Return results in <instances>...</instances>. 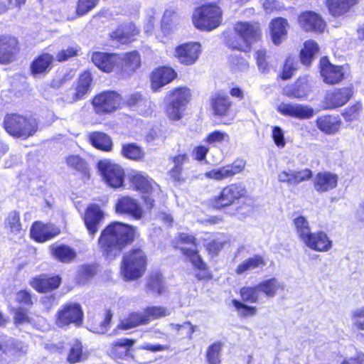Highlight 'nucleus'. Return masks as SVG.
I'll return each instance as SVG.
<instances>
[{
    "label": "nucleus",
    "mask_w": 364,
    "mask_h": 364,
    "mask_svg": "<svg viewBox=\"0 0 364 364\" xmlns=\"http://www.w3.org/2000/svg\"><path fill=\"white\" fill-rule=\"evenodd\" d=\"M289 23L287 20L283 18H276L270 23L272 40L274 45H279L284 41L287 36Z\"/></svg>",
    "instance_id": "nucleus-30"
},
{
    "label": "nucleus",
    "mask_w": 364,
    "mask_h": 364,
    "mask_svg": "<svg viewBox=\"0 0 364 364\" xmlns=\"http://www.w3.org/2000/svg\"><path fill=\"white\" fill-rule=\"evenodd\" d=\"M314 114V109L306 105L297 104L296 106L294 118L299 119H311Z\"/></svg>",
    "instance_id": "nucleus-56"
},
{
    "label": "nucleus",
    "mask_w": 364,
    "mask_h": 364,
    "mask_svg": "<svg viewBox=\"0 0 364 364\" xmlns=\"http://www.w3.org/2000/svg\"><path fill=\"white\" fill-rule=\"evenodd\" d=\"M147 258L144 252L132 249L126 252L122 258L121 273L127 281L135 280L142 277L146 269Z\"/></svg>",
    "instance_id": "nucleus-2"
},
{
    "label": "nucleus",
    "mask_w": 364,
    "mask_h": 364,
    "mask_svg": "<svg viewBox=\"0 0 364 364\" xmlns=\"http://www.w3.org/2000/svg\"><path fill=\"white\" fill-rule=\"evenodd\" d=\"M311 176L312 171L309 168L299 171L289 169L279 171L277 179L280 183H284L288 186H294L303 181H308Z\"/></svg>",
    "instance_id": "nucleus-19"
},
{
    "label": "nucleus",
    "mask_w": 364,
    "mask_h": 364,
    "mask_svg": "<svg viewBox=\"0 0 364 364\" xmlns=\"http://www.w3.org/2000/svg\"><path fill=\"white\" fill-rule=\"evenodd\" d=\"M172 330L176 331L178 335H183L189 339H192V336L196 331V326L190 321H186L182 324L170 323Z\"/></svg>",
    "instance_id": "nucleus-49"
},
{
    "label": "nucleus",
    "mask_w": 364,
    "mask_h": 364,
    "mask_svg": "<svg viewBox=\"0 0 364 364\" xmlns=\"http://www.w3.org/2000/svg\"><path fill=\"white\" fill-rule=\"evenodd\" d=\"M310 91V87L305 80L301 78L296 83L287 85L284 88V93L291 98H304Z\"/></svg>",
    "instance_id": "nucleus-34"
},
{
    "label": "nucleus",
    "mask_w": 364,
    "mask_h": 364,
    "mask_svg": "<svg viewBox=\"0 0 364 364\" xmlns=\"http://www.w3.org/2000/svg\"><path fill=\"white\" fill-rule=\"evenodd\" d=\"M201 53V46L197 42H189L177 46L175 49V57L184 65L194 64Z\"/></svg>",
    "instance_id": "nucleus-13"
},
{
    "label": "nucleus",
    "mask_w": 364,
    "mask_h": 364,
    "mask_svg": "<svg viewBox=\"0 0 364 364\" xmlns=\"http://www.w3.org/2000/svg\"><path fill=\"white\" fill-rule=\"evenodd\" d=\"M60 232L59 229L53 224L45 225L41 222H36L31 227V236L37 242H43Z\"/></svg>",
    "instance_id": "nucleus-23"
},
{
    "label": "nucleus",
    "mask_w": 364,
    "mask_h": 364,
    "mask_svg": "<svg viewBox=\"0 0 364 364\" xmlns=\"http://www.w3.org/2000/svg\"><path fill=\"white\" fill-rule=\"evenodd\" d=\"M302 242L309 249L319 252H328L332 248V241L322 230L311 232Z\"/></svg>",
    "instance_id": "nucleus-16"
},
{
    "label": "nucleus",
    "mask_w": 364,
    "mask_h": 364,
    "mask_svg": "<svg viewBox=\"0 0 364 364\" xmlns=\"http://www.w3.org/2000/svg\"><path fill=\"white\" fill-rule=\"evenodd\" d=\"M122 97L114 91L102 92L92 100V105L96 113L108 114L120 108Z\"/></svg>",
    "instance_id": "nucleus-9"
},
{
    "label": "nucleus",
    "mask_w": 364,
    "mask_h": 364,
    "mask_svg": "<svg viewBox=\"0 0 364 364\" xmlns=\"http://www.w3.org/2000/svg\"><path fill=\"white\" fill-rule=\"evenodd\" d=\"M320 65L321 74L325 82L333 85L339 82L343 78V67L332 65L326 58L321 59Z\"/></svg>",
    "instance_id": "nucleus-20"
},
{
    "label": "nucleus",
    "mask_w": 364,
    "mask_h": 364,
    "mask_svg": "<svg viewBox=\"0 0 364 364\" xmlns=\"http://www.w3.org/2000/svg\"><path fill=\"white\" fill-rule=\"evenodd\" d=\"M134 344V341L128 338H120L115 341L110 350V354L114 357L122 358L128 353V349L126 347H131Z\"/></svg>",
    "instance_id": "nucleus-45"
},
{
    "label": "nucleus",
    "mask_w": 364,
    "mask_h": 364,
    "mask_svg": "<svg viewBox=\"0 0 364 364\" xmlns=\"http://www.w3.org/2000/svg\"><path fill=\"white\" fill-rule=\"evenodd\" d=\"M88 353L82 350V343L76 340L72 344L68 355V361L70 363H76L87 359Z\"/></svg>",
    "instance_id": "nucleus-41"
},
{
    "label": "nucleus",
    "mask_w": 364,
    "mask_h": 364,
    "mask_svg": "<svg viewBox=\"0 0 364 364\" xmlns=\"http://www.w3.org/2000/svg\"><path fill=\"white\" fill-rule=\"evenodd\" d=\"M171 311L163 306L147 307L144 311L145 318L148 319V323L151 320L168 316Z\"/></svg>",
    "instance_id": "nucleus-48"
},
{
    "label": "nucleus",
    "mask_w": 364,
    "mask_h": 364,
    "mask_svg": "<svg viewBox=\"0 0 364 364\" xmlns=\"http://www.w3.org/2000/svg\"><path fill=\"white\" fill-rule=\"evenodd\" d=\"M294 58L289 57L286 60L282 75V79L287 80L293 75L294 71L296 69L294 66Z\"/></svg>",
    "instance_id": "nucleus-61"
},
{
    "label": "nucleus",
    "mask_w": 364,
    "mask_h": 364,
    "mask_svg": "<svg viewBox=\"0 0 364 364\" xmlns=\"http://www.w3.org/2000/svg\"><path fill=\"white\" fill-rule=\"evenodd\" d=\"M16 299L20 304H23L26 306H31L33 304L31 294L27 290L19 291L16 294Z\"/></svg>",
    "instance_id": "nucleus-63"
},
{
    "label": "nucleus",
    "mask_w": 364,
    "mask_h": 364,
    "mask_svg": "<svg viewBox=\"0 0 364 364\" xmlns=\"http://www.w3.org/2000/svg\"><path fill=\"white\" fill-rule=\"evenodd\" d=\"M294 225L299 238L301 242L304 241L311 232L308 220L303 216H299L294 219Z\"/></svg>",
    "instance_id": "nucleus-46"
},
{
    "label": "nucleus",
    "mask_w": 364,
    "mask_h": 364,
    "mask_svg": "<svg viewBox=\"0 0 364 364\" xmlns=\"http://www.w3.org/2000/svg\"><path fill=\"white\" fill-rule=\"evenodd\" d=\"M54 60V57L47 53H43L36 58L31 65L32 74H42L48 72Z\"/></svg>",
    "instance_id": "nucleus-35"
},
{
    "label": "nucleus",
    "mask_w": 364,
    "mask_h": 364,
    "mask_svg": "<svg viewBox=\"0 0 364 364\" xmlns=\"http://www.w3.org/2000/svg\"><path fill=\"white\" fill-rule=\"evenodd\" d=\"M116 211L118 213L129 215L136 220L141 219L143 216V210L140 205L135 199L128 196L118 200Z\"/></svg>",
    "instance_id": "nucleus-24"
},
{
    "label": "nucleus",
    "mask_w": 364,
    "mask_h": 364,
    "mask_svg": "<svg viewBox=\"0 0 364 364\" xmlns=\"http://www.w3.org/2000/svg\"><path fill=\"white\" fill-rule=\"evenodd\" d=\"M146 323H148V319L145 318L144 312L142 314L134 312L130 314L127 318L123 319L120 325L118 326V328L128 330L137 326Z\"/></svg>",
    "instance_id": "nucleus-40"
},
{
    "label": "nucleus",
    "mask_w": 364,
    "mask_h": 364,
    "mask_svg": "<svg viewBox=\"0 0 364 364\" xmlns=\"http://www.w3.org/2000/svg\"><path fill=\"white\" fill-rule=\"evenodd\" d=\"M232 105L230 97L223 92H215L211 98V107L216 115H227Z\"/></svg>",
    "instance_id": "nucleus-31"
},
{
    "label": "nucleus",
    "mask_w": 364,
    "mask_h": 364,
    "mask_svg": "<svg viewBox=\"0 0 364 364\" xmlns=\"http://www.w3.org/2000/svg\"><path fill=\"white\" fill-rule=\"evenodd\" d=\"M247 193L241 183H232L223 188L218 196H215L211 203L218 209L232 205L236 200L243 197Z\"/></svg>",
    "instance_id": "nucleus-10"
},
{
    "label": "nucleus",
    "mask_w": 364,
    "mask_h": 364,
    "mask_svg": "<svg viewBox=\"0 0 364 364\" xmlns=\"http://www.w3.org/2000/svg\"><path fill=\"white\" fill-rule=\"evenodd\" d=\"M146 288L152 293L162 294L164 285L161 274L156 272L151 274L147 279Z\"/></svg>",
    "instance_id": "nucleus-47"
},
{
    "label": "nucleus",
    "mask_w": 364,
    "mask_h": 364,
    "mask_svg": "<svg viewBox=\"0 0 364 364\" xmlns=\"http://www.w3.org/2000/svg\"><path fill=\"white\" fill-rule=\"evenodd\" d=\"M297 104L281 103L277 110L283 115L294 117Z\"/></svg>",
    "instance_id": "nucleus-62"
},
{
    "label": "nucleus",
    "mask_w": 364,
    "mask_h": 364,
    "mask_svg": "<svg viewBox=\"0 0 364 364\" xmlns=\"http://www.w3.org/2000/svg\"><path fill=\"white\" fill-rule=\"evenodd\" d=\"M341 125V119L335 116H321L316 119L318 129L326 134H336L338 132Z\"/></svg>",
    "instance_id": "nucleus-32"
},
{
    "label": "nucleus",
    "mask_w": 364,
    "mask_h": 364,
    "mask_svg": "<svg viewBox=\"0 0 364 364\" xmlns=\"http://www.w3.org/2000/svg\"><path fill=\"white\" fill-rule=\"evenodd\" d=\"M131 182L136 189L144 194V200L149 208L154 206V198L159 197L161 190L159 186L153 180L148 178L147 175L141 172L134 173L131 178Z\"/></svg>",
    "instance_id": "nucleus-6"
},
{
    "label": "nucleus",
    "mask_w": 364,
    "mask_h": 364,
    "mask_svg": "<svg viewBox=\"0 0 364 364\" xmlns=\"http://www.w3.org/2000/svg\"><path fill=\"white\" fill-rule=\"evenodd\" d=\"M179 242L183 246L180 247L183 254L189 259L193 267L199 270L196 274L198 279H203L208 277V267L198 255V250L194 236L181 233L179 235Z\"/></svg>",
    "instance_id": "nucleus-5"
},
{
    "label": "nucleus",
    "mask_w": 364,
    "mask_h": 364,
    "mask_svg": "<svg viewBox=\"0 0 364 364\" xmlns=\"http://www.w3.org/2000/svg\"><path fill=\"white\" fill-rule=\"evenodd\" d=\"M91 144L98 149L109 151L112 147L111 139L102 132H93L90 135Z\"/></svg>",
    "instance_id": "nucleus-43"
},
{
    "label": "nucleus",
    "mask_w": 364,
    "mask_h": 364,
    "mask_svg": "<svg viewBox=\"0 0 364 364\" xmlns=\"http://www.w3.org/2000/svg\"><path fill=\"white\" fill-rule=\"evenodd\" d=\"M222 344L216 342L210 346L207 350L206 358L209 364H218L220 362Z\"/></svg>",
    "instance_id": "nucleus-50"
},
{
    "label": "nucleus",
    "mask_w": 364,
    "mask_h": 364,
    "mask_svg": "<svg viewBox=\"0 0 364 364\" xmlns=\"http://www.w3.org/2000/svg\"><path fill=\"white\" fill-rule=\"evenodd\" d=\"M92 82L91 75L89 72L83 73L79 77L74 90H69L64 96V100L73 103L81 100L89 91Z\"/></svg>",
    "instance_id": "nucleus-17"
},
{
    "label": "nucleus",
    "mask_w": 364,
    "mask_h": 364,
    "mask_svg": "<svg viewBox=\"0 0 364 364\" xmlns=\"http://www.w3.org/2000/svg\"><path fill=\"white\" fill-rule=\"evenodd\" d=\"M105 219V213L96 204L89 205L85 213L83 220L85 225L92 237L98 232L100 224Z\"/></svg>",
    "instance_id": "nucleus-15"
},
{
    "label": "nucleus",
    "mask_w": 364,
    "mask_h": 364,
    "mask_svg": "<svg viewBox=\"0 0 364 364\" xmlns=\"http://www.w3.org/2000/svg\"><path fill=\"white\" fill-rule=\"evenodd\" d=\"M100 0H78L77 3L76 13L79 16H83L92 10Z\"/></svg>",
    "instance_id": "nucleus-55"
},
{
    "label": "nucleus",
    "mask_w": 364,
    "mask_h": 364,
    "mask_svg": "<svg viewBox=\"0 0 364 364\" xmlns=\"http://www.w3.org/2000/svg\"><path fill=\"white\" fill-rule=\"evenodd\" d=\"M6 131L16 137L27 138L37 130V122L33 117H26L17 114H8L4 121Z\"/></svg>",
    "instance_id": "nucleus-4"
},
{
    "label": "nucleus",
    "mask_w": 364,
    "mask_h": 364,
    "mask_svg": "<svg viewBox=\"0 0 364 364\" xmlns=\"http://www.w3.org/2000/svg\"><path fill=\"white\" fill-rule=\"evenodd\" d=\"M185 110L181 106L174 104L173 102L168 100L166 107V116L171 120H178L182 117L183 112Z\"/></svg>",
    "instance_id": "nucleus-54"
},
{
    "label": "nucleus",
    "mask_w": 364,
    "mask_h": 364,
    "mask_svg": "<svg viewBox=\"0 0 364 364\" xmlns=\"http://www.w3.org/2000/svg\"><path fill=\"white\" fill-rule=\"evenodd\" d=\"M51 250L55 258L62 262H70L76 257L74 250L66 245L53 246Z\"/></svg>",
    "instance_id": "nucleus-42"
},
{
    "label": "nucleus",
    "mask_w": 364,
    "mask_h": 364,
    "mask_svg": "<svg viewBox=\"0 0 364 364\" xmlns=\"http://www.w3.org/2000/svg\"><path fill=\"white\" fill-rule=\"evenodd\" d=\"M121 56L119 64L127 73L135 71L140 65L141 59L136 51L127 53Z\"/></svg>",
    "instance_id": "nucleus-39"
},
{
    "label": "nucleus",
    "mask_w": 364,
    "mask_h": 364,
    "mask_svg": "<svg viewBox=\"0 0 364 364\" xmlns=\"http://www.w3.org/2000/svg\"><path fill=\"white\" fill-rule=\"evenodd\" d=\"M138 31L136 27L130 24L128 26L118 28L111 34V38L117 40L118 42L125 44L134 40V37L137 35Z\"/></svg>",
    "instance_id": "nucleus-36"
},
{
    "label": "nucleus",
    "mask_w": 364,
    "mask_h": 364,
    "mask_svg": "<svg viewBox=\"0 0 364 364\" xmlns=\"http://www.w3.org/2000/svg\"><path fill=\"white\" fill-rule=\"evenodd\" d=\"M362 106L360 103H356L350 108H348L344 113L343 116L347 121H353L355 119L360 111L361 110Z\"/></svg>",
    "instance_id": "nucleus-64"
},
{
    "label": "nucleus",
    "mask_w": 364,
    "mask_h": 364,
    "mask_svg": "<svg viewBox=\"0 0 364 364\" xmlns=\"http://www.w3.org/2000/svg\"><path fill=\"white\" fill-rule=\"evenodd\" d=\"M205 141L210 144H222L223 142H228L230 136L226 132L215 131L208 134Z\"/></svg>",
    "instance_id": "nucleus-57"
},
{
    "label": "nucleus",
    "mask_w": 364,
    "mask_h": 364,
    "mask_svg": "<svg viewBox=\"0 0 364 364\" xmlns=\"http://www.w3.org/2000/svg\"><path fill=\"white\" fill-rule=\"evenodd\" d=\"M337 184L338 176L328 171L318 173L314 178V188L321 193L334 189Z\"/></svg>",
    "instance_id": "nucleus-25"
},
{
    "label": "nucleus",
    "mask_w": 364,
    "mask_h": 364,
    "mask_svg": "<svg viewBox=\"0 0 364 364\" xmlns=\"http://www.w3.org/2000/svg\"><path fill=\"white\" fill-rule=\"evenodd\" d=\"M60 282L61 279L58 276L48 277L46 275H41L32 278L29 284L38 292L43 293L57 289Z\"/></svg>",
    "instance_id": "nucleus-28"
},
{
    "label": "nucleus",
    "mask_w": 364,
    "mask_h": 364,
    "mask_svg": "<svg viewBox=\"0 0 364 364\" xmlns=\"http://www.w3.org/2000/svg\"><path fill=\"white\" fill-rule=\"evenodd\" d=\"M83 318V311L80 304L76 303L66 304L57 314L56 325L65 327L71 323L80 326Z\"/></svg>",
    "instance_id": "nucleus-11"
},
{
    "label": "nucleus",
    "mask_w": 364,
    "mask_h": 364,
    "mask_svg": "<svg viewBox=\"0 0 364 364\" xmlns=\"http://www.w3.org/2000/svg\"><path fill=\"white\" fill-rule=\"evenodd\" d=\"M284 286L276 278H271L261 282L259 284L252 288V302L261 301L263 294L267 298H273L279 290H283Z\"/></svg>",
    "instance_id": "nucleus-12"
},
{
    "label": "nucleus",
    "mask_w": 364,
    "mask_h": 364,
    "mask_svg": "<svg viewBox=\"0 0 364 364\" xmlns=\"http://www.w3.org/2000/svg\"><path fill=\"white\" fill-rule=\"evenodd\" d=\"M176 76V72L171 68L161 67L154 70L151 76L152 90L154 91L159 90L172 81Z\"/></svg>",
    "instance_id": "nucleus-27"
},
{
    "label": "nucleus",
    "mask_w": 364,
    "mask_h": 364,
    "mask_svg": "<svg viewBox=\"0 0 364 364\" xmlns=\"http://www.w3.org/2000/svg\"><path fill=\"white\" fill-rule=\"evenodd\" d=\"M6 228L13 233H18L21 229V225L19 220V215L16 211L9 213L6 222Z\"/></svg>",
    "instance_id": "nucleus-53"
},
{
    "label": "nucleus",
    "mask_w": 364,
    "mask_h": 364,
    "mask_svg": "<svg viewBox=\"0 0 364 364\" xmlns=\"http://www.w3.org/2000/svg\"><path fill=\"white\" fill-rule=\"evenodd\" d=\"M318 43L313 40H308L304 43V48L300 52V58L301 63L305 65H309L318 53Z\"/></svg>",
    "instance_id": "nucleus-38"
},
{
    "label": "nucleus",
    "mask_w": 364,
    "mask_h": 364,
    "mask_svg": "<svg viewBox=\"0 0 364 364\" xmlns=\"http://www.w3.org/2000/svg\"><path fill=\"white\" fill-rule=\"evenodd\" d=\"M235 38L225 36L227 39L226 45L235 50L245 53L250 50V24L248 22L239 21L234 25ZM226 35V33H224Z\"/></svg>",
    "instance_id": "nucleus-7"
},
{
    "label": "nucleus",
    "mask_w": 364,
    "mask_h": 364,
    "mask_svg": "<svg viewBox=\"0 0 364 364\" xmlns=\"http://www.w3.org/2000/svg\"><path fill=\"white\" fill-rule=\"evenodd\" d=\"M300 26L306 31L321 33L323 31L326 23L322 18L313 11H306L299 17Z\"/></svg>",
    "instance_id": "nucleus-21"
},
{
    "label": "nucleus",
    "mask_w": 364,
    "mask_h": 364,
    "mask_svg": "<svg viewBox=\"0 0 364 364\" xmlns=\"http://www.w3.org/2000/svg\"><path fill=\"white\" fill-rule=\"evenodd\" d=\"M65 161L68 166L76 171L85 172L87 170L86 162L78 155H70L66 158Z\"/></svg>",
    "instance_id": "nucleus-52"
},
{
    "label": "nucleus",
    "mask_w": 364,
    "mask_h": 364,
    "mask_svg": "<svg viewBox=\"0 0 364 364\" xmlns=\"http://www.w3.org/2000/svg\"><path fill=\"white\" fill-rule=\"evenodd\" d=\"M351 90L348 87L337 89L327 92L324 100V108L335 109L345 105L351 97Z\"/></svg>",
    "instance_id": "nucleus-22"
},
{
    "label": "nucleus",
    "mask_w": 364,
    "mask_h": 364,
    "mask_svg": "<svg viewBox=\"0 0 364 364\" xmlns=\"http://www.w3.org/2000/svg\"><path fill=\"white\" fill-rule=\"evenodd\" d=\"M176 16L175 12L173 10L167 9L164 11V14L161 20V30L165 35L171 33L173 29V21Z\"/></svg>",
    "instance_id": "nucleus-51"
},
{
    "label": "nucleus",
    "mask_w": 364,
    "mask_h": 364,
    "mask_svg": "<svg viewBox=\"0 0 364 364\" xmlns=\"http://www.w3.org/2000/svg\"><path fill=\"white\" fill-rule=\"evenodd\" d=\"M98 169L106 183L112 188L121 187L124 181V171L118 164L104 159L98 162Z\"/></svg>",
    "instance_id": "nucleus-8"
},
{
    "label": "nucleus",
    "mask_w": 364,
    "mask_h": 364,
    "mask_svg": "<svg viewBox=\"0 0 364 364\" xmlns=\"http://www.w3.org/2000/svg\"><path fill=\"white\" fill-rule=\"evenodd\" d=\"M11 356L21 355L27 350L26 346L22 342L9 338L6 341V337L0 336V350Z\"/></svg>",
    "instance_id": "nucleus-33"
},
{
    "label": "nucleus",
    "mask_w": 364,
    "mask_h": 364,
    "mask_svg": "<svg viewBox=\"0 0 364 364\" xmlns=\"http://www.w3.org/2000/svg\"><path fill=\"white\" fill-rule=\"evenodd\" d=\"M226 240L223 237H218L206 244V250L209 254L216 255L224 247Z\"/></svg>",
    "instance_id": "nucleus-60"
},
{
    "label": "nucleus",
    "mask_w": 364,
    "mask_h": 364,
    "mask_svg": "<svg viewBox=\"0 0 364 364\" xmlns=\"http://www.w3.org/2000/svg\"><path fill=\"white\" fill-rule=\"evenodd\" d=\"M350 320L357 329L364 330V307L353 310L350 313Z\"/></svg>",
    "instance_id": "nucleus-58"
},
{
    "label": "nucleus",
    "mask_w": 364,
    "mask_h": 364,
    "mask_svg": "<svg viewBox=\"0 0 364 364\" xmlns=\"http://www.w3.org/2000/svg\"><path fill=\"white\" fill-rule=\"evenodd\" d=\"M192 20L197 28L212 31L221 24L223 11L216 4L203 5L194 11Z\"/></svg>",
    "instance_id": "nucleus-3"
},
{
    "label": "nucleus",
    "mask_w": 364,
    "mask_h": 364,
    "mask_svg": "<svg viewBox=\"0 0 364 364\" xmlns=\"http://www.w3.org/2000/svg\"><path fill=\"white\" fill-rule=\"evenodd\" d=\"M92 60L100 70L104 72L109 73L115 66L119 65L121 56L118 54L96 52L92 54Z\"/></svg>",
    "instance_id": "nucleus-26"
},
{
    "label": "nucleus",
    "mask_w": 364,
    "mask_h": 364,
    "mask_svg": "<svg viewBox=\"0 0 364 364\" xmlns=\"http://www.w3.org/2000/svg\"><path fill=\"white\" fill-rule=\"evenodd\" d=\"M18 52V41L10 36H0V63H9L14 60Z\"/></svg>",
    "instance_id": "nucleus-18"
},
{
    "label": "nucleus",
    "mask_w": 364,
    "mask_h": 364,
    "mask_svg": "<svg viewBox=\"0 0 364 364\" xmlns=\"http://www.w3.org/2000/svg\"><path fill=\"white\" fill-rule=\"evenodd\" d=\"M168 97V100L186 109V105L191 100V94L189 89L186 87H178L171 91Z\"/></svg>",
    "instance_id": "nucleus-37"
},
{
    "label": "nucleus",
    "mask_w": 364,
    "mask_h": 364,
    "mask_svg": "<svg viewBox=\"0 0 364 364\" xmlns=\"http://www.w3.org/2000/svg\"><path fill=\"white\" fill-rule=\"evenodd\" d=\"M135 234V228L122 223L114 222L102 230L98 243L102 252L107 257L113 258L134 240Z\"/></svg>",
    "instance_id": "nucleus-1"
},
{
    "label": "nucleus",
    "mask_w": 364,
    "mask_h": 364,
    "mask_svg": "<svg viewBox=\"0 0 364 364\" xmlns=\"http://www.w3.org/2000/svg\"><path fill=\"white\" fill-rule=\"evenodd\" d=\"M122 154L125 158L134 161H140L144 157L143 149L134 143L123 145Z\"/></svg>",
    "instance_id": "nucleus-44"
},
{
    "label": "nucleus",
    "mask_w": 364,
    "mask_h": 364,
    "mask_svg": "<svg viewBox=\"0 0 364 364\" xmlns=\"http://www.w3.org/2000/svg\"><path fill=\"white\" fill-rule=\"evenodd\" d=\"M80 48L78 46L75 45L68 47L66 49H63L58 52L56 55V59L59 62H63L68 60L70 58L76 56L78 55Z\"/></svg>",
    "instance_id": "nucleus-59"
},
{
    "label": "nucleus",
    "mask_w": 364,
    "mask_h": 364,
    "mask_svg": "<svg viewBox=\"0 0 364 364\" xmlns=\"http://www.w3.org/2000/svg\"><path fill=\"white\" fill-rule=\"evenodd\" d=\"M358 0H326L329 14L334 17L346 15L355 6Z\"/></svg>",
    "instance_id": "nucleus-29"
},
{
    "label": "nucleus",
    "mask_w": 364,
    "mask_h": 364,
    "mask_svg": "<svg viewBox=\"0 0 364 364\" xmlns=\"http://www.w3.org/2000/svg\"><path fill=\"white\" fill-rule=\"evenodd\" d=\"M245 163L243 160H236L231 164L213 168L204 173L205 177L214 181H220L233 177L240 173L245 168Z\"/></svg>",
    "instance_id": "nucleus-14"
}]
</instances>
